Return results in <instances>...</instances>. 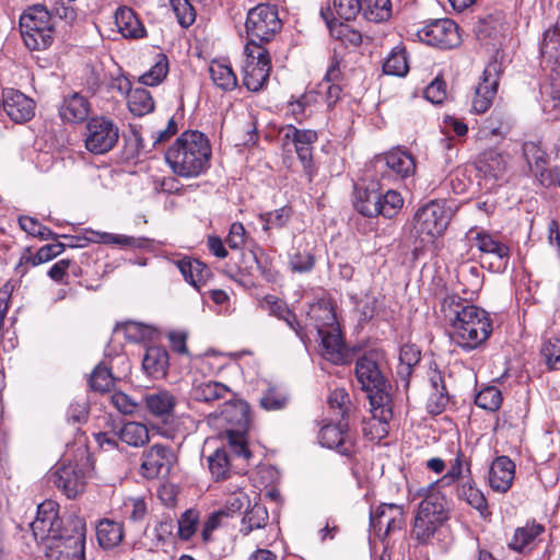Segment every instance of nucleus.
I'll return each instance as SVG.
<instances>
[{"mask_svg": "<svg viewBox=\"0 0 560 560\" xmlns=\"http://www.w3.org/2000/svg\"><path fill=\"white\" fill-rule=\"evenodd\" d=\"M96 537L103 548H113L122 540V526L110 520H102L96 526Z\"/></svg>", "mask_w": 560, "mask_h": 560, "instance_id": "obj_38", "label": "nucleus"}, {"mask_svg": "<svg viewBox=\"0 0 560 560\" xmlns=\"http://www.w3.org/2000/svg\"><path fill=\"white\" fill-rule=\"evenodd\" d=\"M470 472L469 464H465L462 454H458L456 458L453 460L451 468L443 476L441 481L444 485H450L452 482L462 480Z\"/></svg>", "mask_w": 560, "mask_h": 560, "instance_id": "obj_62", "label": "nucleus"}, {"mask_svg": "<svg viewBox=\"0 0 560 560\" xmlns=\"http://www.w3.org/2000/svg\"><path fill=\"white\" fill-rule=\"evenodd\" d=\"M361 12L370 22H385L392 15L390 0H361Z\"/></svg>", "mask_w": 560, "mask_h": 560, "instance_id": "obj_42", "label": "nucleus"}, {"mask_svg": "<svg viewBox=\"0 0 560 560\" xmlns=\"http://www.w3.org/2000/svg\"><path fill=\"white\" fill-rule=\"evenodd\" d=\"M454 211L444 200H431L419 207L411 220L410 235L419 247L433 244L444 235Z\"/></svg>", "mask_w": 560, "mask_h": 560, "instance_id": "obj_4", "label": "nucleus"}, {"mask_svg": "<svg viewBox=\"0 0 560 560\" xmlns=\"http://www.w3.org/2000/svg\"><path fill=\"white\" fill-rule=\"evenodd\" d=\"M380 191L374 189H357L354 208L363 215L373 218L378 215Z\"/></svg>", "mask_w": 560, "mask_h": 560, "instance_id": "obj_44", "label": "nucleus"}, {"mask_svg": "<svg viewBox=\"0 0 560 560\" xmlns=\"http://www.w3.org/2000/svg\"><path fill=\"white\" fill-rule=\"evenodd\" d=\"M114 19L117 31L125 38H141L145 35L144 26L130 8H118Z\"/></svg>", "mask_w": 560, "mask_h": 560, "instance_id": "obj_27", "label": "nucleus"}, {"mask_svg": "<svg viewBox=\"0 0 560 560\" xmlns=\"http://www.w3.org/2000/svg\"><path fill=\"white\" fill-rule=\"evenodd\" d=\"M385 354L382 350H370L361 355L355 363V376L368 397L376 394H389L383 375Z\"/></svg>", "mask_w": 560, "mask_h": 560, "instance_id": "obj_6", "label": "nucleus"}, {"mask_svg": "<svg viewBox=\"0 0 560 560\" xmlns=\"http://www.w3.org/2000/svg\"><path fill=\"white\" fill-rule=\"evenodd\" d=\"M283 145L292 144L301 161L308 179L312 180L314 174L313 148L318 139L317 132L312 129H299L294 126H287L281 130Z\"/></svg>", "mask_w": 560, "mask_h": 560, "instance_id": "obj_12", "label": "nucleus"}, {"mask_svg": "<svg viewBox=\"0 0 560 560\" xmlns=\"http://www.w3.org/2000/svg\"><path fill=\"white\" fill-rule=\"evenodd\" d=\"M378 215L387 219L396 217L404 207V198L397 190L380 191Z\"/></svg>", "mask_w": 560, "mask_h": 560, "instance_id": "obj_45", "label": "nucleus"}, {"mask_svg": "<svg viewBox=\"0 0 560 560\" xmlns=\"http://www.w3.org/2000/svg\"><path fill=\"white\" fill-rule=\"evenodd\" d=\"M331 16L335 14L345 21L355 19L361 12V0H332V9L330 8Z\"/></svg>", "mask_w": 560, "mask_h": 560, "instance_id": "obj_55", "label": "nucleus"}, {"mask_svg": "<svg viewBox=\"0 0 560 560\" xmlns=\"http://www.w3.org/2000/svg\"><path fill=\"white\" fill-rule=\"evenodd\" d=\"M289 265L294 272H308L315 265L314 255L310 250L301 252L298 249L295 253L290 255Z\"/></svg>", "mask_w": 560, "mask_h": 560, "instance_id": "obj_60", "label": "nucleus"}, {"mask_svg": "<svg viewBox=\"0 0 560 560\" xmlns=\"http://www.w3.org/2000/svg\"><path fill=\"white\" fill-rule=\"evenodd\" d=\"M199 514L195 510H187L177 522L178 536L183 540H188L195 534Z\"/></svg>", "mask_w": 560, "mask_h": 560, "instance_id": "obj_57", "label": "nucleus"}, {"mask_svg": "<svg viewBox=\"0 0 560 560\" xmlns=\"http://www.w3.org/2000/svg\"><path fill=\"white\" fill-rule=\"evenodd\" d=\"M382 160L387 168L399 178H407L416 172L415 159L408 151L395 149L385 153Z\"/></svg>", "mask_w": 560, "mask_h": 560, "instance_id": "obj_26", "label": "nucleus"}, {"mask_svg": "<svg viewBox=\"0 0 560 560\" xmlns=\"http://www.w3.org/2000/svg\"><path fill=\"white\" fill-rule=\"evenodd\" d=\"M546 94L553 103L552 107L560 109V63L551 65L550 83Z\"/></svg>", "mask_w": 560, "mask_h": 560, "instance_id": "obj_64", "label": "nucleus"}, {"mask_svg": "<svg viewBox=\"0 0 560 560\" xmlns=\"http://www.w3.org/2000/svg\"><path fill=\"white\" fill-rule=\"evenodd\" d=\"M320 15L325 20L331 36L339 39L345 45L359 46L363 37L362 34L343 23H337L336 19L331 16L330 7L320 10Z\"/></svg>", "mask_w": 560, "mask_h": 560, "instance_id": "obj_29", "label": "nucleus"}, {"mask_svg": "<svg viewBox=\"0 0 560 560\" xmlns=\"http://www.w3.org/2000/svg\"><path fill=\"white\" fill-rule=\"evenodd\" d=\"M545 532V527L537 523H527L522 527H517L509 544L510 548L517 552L530 550L537 537Z\"/></svg>", "mask_w": 560, "mask_h": 560, "instance_id": "obj_32", "label": "nucleus"}, {"mask_svg": "<svg viewBox=\"0 0 560 560\" xmlns=\"http://www.w3.org/2000/svg\"><path fill=\"white\" fill-rule=\"evenodd\" d=\"M230 388L214 381L197 383L191 388V397L198 401L211 402L224 399L226 402L220 413V418L226 423L235 424L236 429H226V439L232 452L238 456L248 458L250 452L247 448L245 429L248 424L246 406L242 402L230 404Z\"/></svg>", "mask_w": 560, "mask_h": 560, "instance_id": "obj_2", "label": "nucleus"}, {"mask_svg": "<svg viewBox=\"0 0 560 560\" xmlns=\"http://www.w3.org/2000/svg\"><path fill=\"white\" fill-rule=\"evenodd\" d=\"M466 237L471 246L477 247L482 254L490 255L498 260L497 269H505L510 259V248L497 236L485 230L471 228Z\"/></svg>", "mask_w": 560, "mask_h": 560, "instance_id": "obj_16", "label": "nucleus"}, {"mask_svg": "<svg viewBox=\"0 0 560 560\" xmlns=\"http://www.w3.org/2000/svg\"><path fill=\"white\" fill-rule=\"evenodd\" d=\"M421 352L415 345H404L399 351L398 374L408 377L420 361Z\"/></svg>", "mask_w": 560, "mask_h": 560, "instance_id": "obj_48", "label": "nucleus"}, {"mask_svg": "<svg viewBox=\"0 0 560 560\" xmlns=\"http://www.w3.org/2000/svg\"><path fill=\"white\" fill-rule=\"evenodd\" d=\"M458 495L481 514L487 510V500L483 493L470 481L462 485L458 489Z\"/></svg>", "mask_w": 560, "mask_h": 560, "instance_id": "obj_52", "label": "nucleus"}, {"mask_svg": "<svg viewBox=\"0 0 560 560\" xmlns=\"http://www.w3.org/2000/svg\"><path fill=\"white\" fill-rule=\"evenodd\" d=\"M168 60L165 55H159L155 63L140 77L144 85L154 86L160 84L167 75Z\"/></svg>", "mask_w": 560, "mask_h": 560, "instance_id": "obj_49", "label": "nucleus"}, {"mask_svg": "<svg viewBox=\"0 0 560 560\" xmlns=\"http://www.w3.org/2000/svg\"><path fill=\"white\" fill-rule=\"evenodd\" d=\"M417 36L421 42L441 49L453 48L460 43L457 25L448 19L435 20L427 24L418 30Z\"/></svg>", "mask_w": 560, "mask_h": 560, "instance_id": "obj_13", "label": "nucleus"}, {"mask_svg": "<svg viewBox=\"0 0 560 560\" xmlns=\"http://www.w3.org/2000/svg\"><path fill=\"white\" fill-rule=\"evenodd\" d=\"M244 54L243 83L249 91L258 92L269 79L271 66L268 51L258 43H247Z\"/></svg>", "mask_w": 560, "mask_h": 560, "instance_id": "obj_10", "label": "nucleus"}, {"mask_svg": "<svg viewBox=\"0 0 560 560\" xmlns=\"http://www.w3.org/2000/svg\"><path fill=\"white\" fill-rule=\"evenodd\" d=\"M505 167L506 162L504 156L493 149L482 152L477 161V170L482 173L485 177L498 179L504 174Z\"/></svg>", "mask_w": 560, "mask_h": 560, "instance_id": "obj_34", "label": "nucleus"}, {"mask_svg": "<svg viewBox=\"0 0 560 560\" xmlns=\"http://www.w3.org/2000/svg\"><path fill=\"white\" fill-rule=\"evenodd\" d=\"M515 465L508 456L497 457L489 470V485L492 490L504 493L514 480Z\"/></svg>", "mask_w": 560, "mask_h": 560, "instance_id": "obj_22", "label": "nucleus"}, {"mask_svg": "<svg viewBox=\"0 0 560 560\" xmlns=\"http://www.w3.org/2000/svg\"><path fill=\"white\" fill-rule=\"evenodd\" d=\"M63 250L65 245L62 243L47 244L42 246L36 254L30 258V261L33 266H38L59 256Z\"/></svg>", "mask_w": 560, "mask_h": 560, "instance_id": "obj_63", "label": "nucleus"}, {"mask_svg": "<svg viewBox=\"0 0 560 560\" xmlns=\"http://www.w3.org/2000/svg\"><path fill=\"white\" fill-rule=\"evenodd\" d=\"M540 354L550 370H560V335L545 339Z\"/></svg>", "mask_w": 560, "mask_h": 560, "instance_id": "obj_50", "label": "nucleus"}, {"mask_svg": "<svg viewBox=\"0 0 560 560\" xmlns=\"http://www.w3.org/2000/svg\"><path fill=\"white\" fill-rule=\"evenodd\" d=\"M177 267L185 280L198 290L210 272L208 267L197 259H180Z\"/></svg>", "mask_w": 560, "mask_h": 560, "instance_id": "obj_36", "label": "nucleus"}, {"mask_svg": "<svg viewBox=\"0 0 560 560\" xmlns=\"http://www.w3.org/2000/svg\"><path fill=\"white\" fill-rule=\"evenodd\" d=\"M541 58L549 65L560 63V27L555 25L544 33L540 45Z\"/></svg>", "mask_w": 560, "mask_h": 560, "instance_id": "obj_37", "label": "nucleus"}, {"mask_svg": "<svg viewBox=\"0 0 560 560\" xmlns=\"http://www.w3.org/2000/svg\"><path fill=\"white\" fill-rule=\"evenodd\" d=\"M268 520L269 515L267 509L262 504L256 503L246 511L240 532L244 536H247L255 529L265 528Z\"/></svg>", "mask_w": 560, "mask_h": 560, "instance_id": "obj_43", "label": "nucleus"}, {"mask_svg": "<svg viewBox=\"0 0 560 560\" xmlns=\"http://www.w3.org/2000/svg\"><path fill=\"white\" fill-rule=\"evenodd\" d=\"M441 312L451 326L453 341L464 350H474L491 335L489 314L456 294L446 295L441 302Z\"/></svg>", "mask_w": 560, "mask_h": 560, "instance_id": "obj_1", "label": "nucleus"}, {"mask_svg": "<svg viewBox=\"0 0 560 560\" xmlns=\"http://www.w3.org/2000/svg\"><path fill=\"white\" fill-rule=\"evenodd\" d=\"M71 533L51 539L45 546L46 560H85V528L81 520L71 521Z\"/></svg>", "mask_w": 560, "mask_h": 560, "instance_id": "obj_7", "label": "nucleus"}, {"mask_svg": "<svg viewBox=\"0 0 560 560\" xmlns=\"http://www.w3.org/2000/svg\"><path fill=\"white\" fill-rule=\"evenodd\" d=\"M289 402L288 393L276 385H270L259 399V405L267 411L282 410Z\"/></svg>", "mask_w": 560, "mask_h": 560, "instance_id": "obj_46", "label": "nucleus"}, {"mask_svg": "<svg viewBox=\"0 0 560 560\" xmlns=\"http://www.w3.org/2000/svg\"><path fill=\"white\" fill-rule=\"evenodd\" d=\"M119 140V128L108 117L95 116L88 120L84 132L85 149L92 154H105Z\"/></svg>", "mask_w": 560, "mask_h": 560, "instance_id": "obj_8", "label": "nucleus"}, {"mask_svg": "<svg viewBox=\"0 0 560 560\" xmlns=\"http://www.w3.org/2000/svg\"><path fill=\"white\" fill-rule=\"evenodd\" d=\"M92 234L94 235V237L90 240L93 242L113 244L121 248H142L149 244V240L145 237H133L124 234H113L107 232H92Z\"/></svg>", "mask_w": 560, "mask_h": 560, "instance_id": "obj_40", "label": "nucleus"}, {"mask_svg": "<svg viewBox=\"0 0 560 560\" xmlns=\"http://www.w3.org/2000/svg\"><path fill=\"white\" fill-rule=\"evenodd\" d=\"M211 158L209 140L199 131H185L168 148L166 162L174 174L196 178L203 174Z\"/></svg>", "mask_w": 560, "mask_h": 560, "instance_id": "obj_3", "label": "nucleus"}, {"mask_svg": "<svg viewBox=\"0 0 560 560\" xmlns=\"http://www.w3.org/2000/svg\"><path fill=\"white\" fill-rule=\"evenodd\" d=\"M20 32L25 45L32 50H43L54 40L51 16L46 7H30L20 18Z\"/></svg>", "mask_w": 560, "mask_h": 560, "instance_id": "obj_5", "label": "nucleus"}, {"mask_svg": "<svg viewBox=\"0 0 560 560\" xmlns=\"http://www.w3.org/2000/svg\"><path fill=\"white\" fill-rule=\"evenodd\" d=\"M307 317L317 334L339 327L332 305L325 301L311 305Z\"/></svg>", "mask_w": 560, "mask_h": 560, "instance_id": "obj_28", "label": "nucleus"}, {"mask_svg": "<svg viewBox=\"0 0 560 560\" xmlns=\"http://www.w3.org/2000/svg\"><path fill=\"white\" fill-rule=\"evenodd\" d=\"M2 106L11 120L19 124L28 121L35 114L34 101L12 88L2 90Z\"/></svg>", "mask_w": 560, "mask_h": 560, "instance_id": "obj_19", "label": "nucleus"}, {"mask_svg": "<svg viewBox=\"0 0 560 560\" xmlns=\"http://www.w3.org/2000/svg\"><path fill=\"white\" fill-rule=\"evenodd\" d=\"M49 480L69 499L75 498L85 488L84 471L73 463L59 465L50 472Z\"/></svg>", "mask_w": 560, "mask_h": 560, "instance_id": "obj_15", "label": "nucleus"}, {"mask_svg": "<svg viewBox=\"0 0 560 560\" xmlns=\"http://www.w3.org/2000/svg\"><path fill=\"white\" fill-rule=\"evenodd\" d=\"M209 74L214 85L223 91H232L237 85V78L232 67L223 60H212Z\"/></svg>", "mask_w": 560, "mask_h": 560, "instance_id": "obj_35", "label": "nucleus"}, {"mask_svg": "<svg viewBox=\"0 0 560 560\" xmlns=\"http://www.w3.org/2000/svg\"><path fill=\"white\" fill-rule=\"evenodd\" d=\"M501 71V65L497 60L490 61L486 66L472 98L471 106L476 114L486 113L492 105L498 92Z\"/></svg>", "mask_w": 560, "mask_h": 560, "instance_id": "obj_14", "label": "nucleus"}, {"mask_svg": "<svg viewBox=\"0 0 560 560\" xmlns=\"http://www.w3.org/2000/svg\"><path fill=\"white\" fill-rule=\"evenodd\" d=\"M372 417L364 421L363 433L373 441L380 442L389 432V421L393 419V400L389 394H376L370 397Z\"/></svg>", "mask_w": 560, "mask_h": 560, "instance_id": "obj_11", "label": "nucleus"}, {"mask_svg": "<svg viewBox=\"0 0 560 560\" xmlns=\"http://www.w3.org/2000/svg\"><path fill=\"white\" fill-rule=\"evenodd\" d=\"M386 74L405 77L409 71L406 50L394 48L383 65Z\"/></svg>", "mask_w": 560, "mask_h": 560, "instance_id": "obj_47", "label": "nucleus"}, {"mask_svg": "<svg viewBox=\"0 0 560 560\" xmlns=\"http://www.w3.org/2000/svg\"><path fill=\"white\" fill-rule=\"evenodd\" d=\"M328 404L330 408L337 410V415H339L341 419L348 415L351 407L349 394L345 388H336L331 390L328 396Z\"/></svg>", "mask_w": 560, "mask_h": 560, "instance_id": "obj_61", "label": "nucleus"}, {"mask_svg": "<svg viewBox=\"0 0 560 560\" xmlns=\"http://www.w3.org/2000/svg\"><path fill=\"white\" fill-rule=\"evenodd\" d=\"M178 23L183 27L190 26L196 19V13L188 0H170Z\"/></svg>", "mask_w": 560, "mask_h": 560, "instance_id": "obj_59", "label": "nucleus"}, {"mask_svg": "<svg viewBox=\"0 0 560 560\" xmlns=\"http://www.w3.org/2000/svg\"><path fill=\"white\" fill-rule=\"evenodd\" d=\"M174 460L175 456L170 447L154 444L143 453L141 474L149 479L165 478L170 475Z\"/></svg>", "mask_w": 560, "mask_h": 560, "instance_id": "obj_17", "label": "nucleus"}, {"mask_svg": "<svg viewBox=\"0 0 560 560\" xmlns=\"http://www.w3.org/2000/svg\"><path fill=\"white\" fill-rule=\"evenodd\" d=\"M502 402V394L494 386H488L480 390L475 398V404L489 411H495L499 409Z\"/></svg>", "mask_w": 560, "mask_h": 560, "instance_id": "obj_54", "label": "nucleus"}, {"mask_svg": "<svg viewBox=\"0 0 560 560\" xmlns=\"http://www.w3.org/2000/svg\"><path fill=\"white\" fill-rule=\"evenodd\" d=\"M319 442L327 448H334L342 455L352 452L353 442L348 422L341 419L337 424H326L319 431Z\"/></svg>", "mask_w": 560, "mask_h": 560, "instance_id": "obj_20", "label": "nucleus"}, {"mask_svg": "<svg viewBox=\"0 0 560 560\" xmlns=\"http://www.w3.org/2000/svg\"><path fill=\"white\" fill-rule=\"evenodd\" d=\"M317 335L320 338L323 357L334 364L343 363L347 357V349L340 328H332Z\"/></svg>", "mask_w": 560, "mask_h": 560, "instance_id": "obj_24", "label": "nucleus"}, {"mask_svg": "<svg viewBox=\"0 0 560 560\" xmlns=\"http://www.w3.org/2000/svg\"><path fill=\"white\" fill-rule=\"evenodd\" d=\"M114 384L112 372L103 365H97L91 374L90 385L94 390H109Z\"/></svg>", "mask_w": 560, "mask_h": 560, "instance_id": "obj_58", "label": "nucleus"}, {"mask_svg": "<svg viewBox=\"0 0 560 560\" xmlns=\"http://www.w3.org/2000/svg\"><path fill=\"white\" fill-rule=\"evenodd\" d=\"M142 366L145 373L153 378H162L168 369V353L162 347H149L144 354Z\"/></svg>", "mask_w": 560, "mask_h": 560, "instance_id": "obj_31", "label": "nucleus"}, {"mask_svg": "<svg viewBox=\"0 0 560 560\" xmlns=\"http://www.w3.org/2000/svg\"><path fill=\"white\" fill-rule=\"evenodd\" d=\"M291 217V209L289 207H282L275 211L261 213L259 220L262 223V230L268 232L271 229L283 228Z\"/></svg>", "mask_w": 560, "mask_h": 560, "instance_id": "obj_53", "label": "nucleus"}, {"mask_svg": "<svg viewBox=\"0 0 560 560\" xmlns=\"http://www.w3.org/2000/svg\"><path fill=\"white\" fill-rule=\"evenodd\" d=\"M442 523L432 521L429 518H424L421 516H416L412 536L421 544H425L433 536L438 527Z\"/></svg>", "mask_w": 560, "mask_h": 560, "instance_id": "obj_56", "label": "nucleus"}, {"mask_svg": "<svg viewBox=\"0 0 560 560\" xmlns=\"http://www.w3.org/2000/svg\"><path fill=\"white\" fill-rule=\"evenodd\" d=\"M261 307L267 311L271 316L283 320L289 328H291L296 336L305 341L307 338L306 331L302 325L296 320L295 315L289 310L287 304L275 295H266L260 302Z\"/></svg>", "mask_w": 560, "mask_h": 560, "instance_id": "obj_23", "label": "nucleus"}, {"mask_svg": "<svg viewBox=\"0 0 560 560\" xmlns=\"http://www.w3.org/2000/svg\"><path fill=\"white\" fill-rule=\"evenodd\" d=\"M59 113L62 120L80 122L89 116L90 104L84 96L73 93L63 100Z\"/></svg>", "mask_w": 560, "mask_h": 560, "instance_id": "obj_30", "label": "nucleus"}, {"mask_svg": "<svg viewBox=\"0 0 560 560\" xmlns=\"http://www.w3.org/2000/svg\"><path fill=\"white\" fill-rule=\"evenodd\" d=\"M62 522L57 516V520L52 518H35L31 524V529L35 540L45 542V546L51 541V539L60 538L66 535L67 528H62Z\"/></svg>", "mask_w": 560, "mask_h": 560, "instance_id": "obj_33", "label": "nucleus"}, {"mask_svg": "<svg viewBox=\"0 0 560 560\" xmlns=\"http://www.w3.org/2000/svg\"><path fill=\"white\" fill-rule=\"evenodd\" d=\"M120 93H127V104L129 110L135 116H144L154 109V101L150 92L142 88L131 90L130 82L127 79H117L116 84Z\"/></svg>", "mask_w": 560, "mask_h": 560, "instance_id": "obj_21", "label": "nucleus"}, {"mask_svg": "<svg viewBox=\"0 0 560 560\" xmlns=\"http://www.w3.org/2000/svg\"><path fill=\"white\" fill-rule=\"evenodd\" d=\"M281 20L275 5L259 4L247 13L245 27L248 42H269L281 28Z\"/></svg>", "mask_w": 560, "mask_h": 560, "instance_id": "obj_9", "label": "nucleus"}, {"mask_svg": "<svg viewBox=\"0 0 560 560\" xmlns=\"http://www.w3.org/2000/svg\"><path fill=\"white\" fill-rule=\"evenodd\" d=\"M118 439L130 446H142L149 441L148 428L140 422H127L118 431Z\"/></svg>", "mask_w": 560, "mask_h": 560, "instance_id": "obj_41", "label": "nucleus"}, {"mask_svg": "<svg viewBox=\"0 0 560 560\" xmlns=\"http://www.w3.org/2000/svg\"><path fill=\"white\" fill-rule=\"evenodd\" d=\"M404 524L402 506L397 504H381L371 513V526L380 537L401 529Z\"/></svg>", "mask_w": 560, "mask_h": 560, "instance_id": "obj_18", "label": "nucleus"}, {"mask_svg": "<svg viewBox=\"0 0 560 560\" xmlns=\"http://www.w3.org/2000/svg\"><path fill=\"white\" fill-rule=\"evenodd\" d=\"M143 399L148 411L159 418L171 416L177 405V397L167 389L148 393Z\"/></svg>", "mask_w": 560, "mask_h": 560, "instance_id": "obj_25", "label": "nucleus"}, {"mask_svg": "<svg viewBox=\"0 0 560 560\" xmlns=\"http://www.w3.org/2000/svg\"><path fill=\"white\" fill-rule=\"evenodd\" d=\"M208 466L215 480L225 479L230 472V462L226 451L218 448L208 457Z\"/></svg>", "mask_w": 560, "mask_h": 560, "instance_id": "obj_51", "label": "nucleus"}, {"mask_svg": "<svg viewBox=\"0 0 560 560\" xmlns=\"http://www.w3.org/2000/svg\"><path fill=\"white\" fill-rule=\"evenodd\" d=\"M417 516L443 523L446 520L444 498L439 493L425 497L419 505Z\"/></svg>", "mask_w": 560, "mask_h": 560, "instance_id": "obj_39", "label": "nucleus"}]
</instances>
